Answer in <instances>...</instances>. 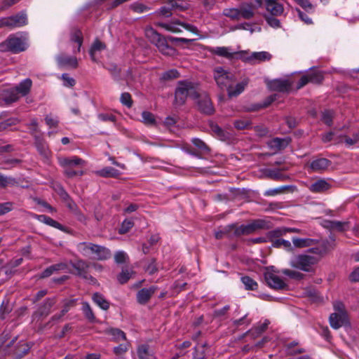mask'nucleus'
<instances>
[{
    "instance_id": "60",
    "label": "nucleus",
    "mask_w": 359,
    "mask_h": 359,
    "mask_svg": "<svg viewBox=\"0 0 359 359\" xmlns=\"http://www.w3.org/2000/svg\"><path fill=\"white\" fill-rule=\"evenodd\" d=\"M287 233V230H285V227L278 228L274 230L270 231L268 232V237L270 238H278L283 235Z\"/></svg>"
},
{
    "instance_id": "38",
    "label": "nucleus",
    "mask_w": 359,
    "mask_h": 359,
    "mask_svg": "<svg viewBox=\"0 0 359 359\" xmlns=\"http://www.w3.org/2000/svg\"><path fill=\"white\" fill-rule=\"evenodd\" d=\"M292 242L296 248H305L314 245L316 243V240L294 237L292 238Z\"/></svg>"
},
{
    "instance_id": "23",
    "label": "nucleus",
    "mask_w": 359,
    "mask_h": 359,
    "mask_svg": "<svg viewBox=\"0 0 359 359\" xmlns=\"http://www.w3.org/2000/svg\"><path fill=\"white\" fill-rule=\"evenodd\" d=\"M70 41L78 44V47L76 50H74V53H79L83 41V34L81 29L76 27H74L72 29L70 33Z\"/></svg>"
},
{
    "instance_id": "57",
    "label": "nucleus",
    "mask_w": 359,
    "mask_h": 359,
    "mask_svg": "<svg viewBox=\"0 0 359 359\" xmlns=\"http://www.w3.org/2000/svg\"><path fill=\"white\" fill-rule=\"evenodd\" d=\"M65 168L64 173L69 178H72L76 176H81L83 175V171L81 170H74L73 167L63 166Z\"/></svg>"
},
{
    "instance_id": "6",
    "label": "nucleus",
    "mask_w": 359,
    "mask_h": 359,
    "mask_svg": "<svg viewBox=\"0 0 359 359\" xmlns=\"http://www.w3.org/2000/svg\"><path fill=\"white\" fill-rule=\"evenodd\" d=\"M25 39L15 35L10 36L4 43L0 44L2 50H8L13 53H18L25 50L26 43Z\"/></svg>"
},
{
    "instance_id": "39",
    "label": "nucleus",
    "mask_w": 359,
    "mask_h": 359,
    "mask_svg": "<svg viewBox=\"0 0 359 359\" xmlns=\"http://www.w3.org/2000/svg\"><path fill=\"white\" fill-rule=\"evenodd\" d=\"M212 53L218 56L224 57L227 59L234 57V53H231L227 47H216L212 50Z\"/></svg>"
},
{
    "instance_id": "34",
    "label": "nucleus",
    "mask_w": 359,
    "mask_h": 359,
    "mask_svg": "<svg viewBox=\"0 0 359 359\" xmlns=\"http://www.w3.org/2000/svg\"><path fill=\"white\" fill-rule=\"evenodd\" d=\"M97 174L103 177L117 178L120 175V172L112 167H106L97 172Z\"/></svg>"
},
{
    "instance_id": "55",
    "label": "nucleus",
    "mask_w": 359,
    "mask_h": 359,
    "mask_svg": "<svg viewBox=\"0 0 359 359\" xmlns=\"http://www.w3.org/2000/svg\"><path fill=\"white\" fill-rule=\"evenodd\" d=\"M180 76V73L176 69H170L163 72L161 79L163 81H169L177 79Z\"/></svg>"
},
{
    "instance_id": "43",
    "label": "nucleus",
    "mask_w": 359,
    "mask_h": 359,
    "mask_svg": "<svg viewBox=\"0 0 359 359\" xmlns=\"http://www.w3.org/2000/svg\"><path fill=\"white\" fill-rule=\"evenodd\" d=\"M234 127L238 130L249 129L252 126V121L249 118H242L233 121Z\"/></svg>"
},
{
    "instance_id": "1",
    "label": "nucleus",
    "mask_w": 359,
    "mask_h": 359,
    "mask_svg": "<svg viewBox=\"0 0 359 359\" xmlns=\"http://www.w3.org/2000/svg\"><path fill=\"white\" fill-rule=\"evenodd\" d=\"M77 250L84 257L96 260H106L111 257V251L104 246L90 242H81L76 245Z\"/></svg>"
},
{
    "instance_id": "5",
    "label": "nucleus",
    "mask_w": 359,
    "mask_h": 359,
    "mask_svg": "<svg viewBox=\"0 0 359 359\" xmlns=\"http://www.w3.org/2000/svg\"><path fill=\"white\" fill-rule=\"evenodd\" d=\"M320 258L309 255H299L290 261V266L304 271H310L311 267L317 264Z\"/></svg>"
},
{
    "instance_id": "40",
    "label": "nucleus",
    "mask_w": 359,
    "mask_h": 359,
    "mask_svg": "<svg viewBox=\"0 0 359 359\" xmlns=\"http://www.w3.org/2000/svg\"><path fill=\"white\" fill-rule=\"evenodd\" d=\"M326 227L332 230H337L339 231H344L346 230L345 226L348 224V222H342L339 221H325Z\"/></svg>"
},
{
    "instance_id": "48",
    "label": "nucleus",
    "mask_w": 359,
    "mask_h": 359,
    "mask_svg": "<svg viewBox=\"0 0 359 359\" xmlns=\"http://www.w3.org/2000/svg\"><path fill=\"white\" fill-rule=\"evenodd\" d=\"M234 224L226 226L223 230L215 232V238L217 239H222L225 236H231V233L234 231Z\"/></svg>"
},
{
    "instance_id": "61",
    "label": "nucleus",
    "mask_w": 359,
    "mask_h": 359,
    "mask_svg": "<svg viewBox=\"0 0 359 359\" xmlns=\"http://www.w3.org/2000/svg\"><path fill=\"white\" fill-rule=\"evenodd\" d=\"M282 273L284 275H285L291 278L296 279V280H301L304 277L303 273L296 271H292L290 269H283L282 271Z\"/></svg>"
},
{
    "instance_id": "33",
    "label": "nucleus",
    "mask_w": 359,
    "mask_h": 359,
    "mask_svg": "<svg viewBox=\"0 0 359 359\" xmlns=\"http://www.w3.org/2000/svg\"><path fill=\"white\" fill-rule=\"evenodd\" d=\"M29 349L30 346L27 343L20 341L15 348L13 353L16 357L22 358L29 352Z\"/></svg>"
},
{
    "instance_id": "4",
    "label": "nucleus",
    "mask_w": 359,
    "mask_h": 359,
    "mask_svg": "<svg viewBox=\"0 0 359 359\" xmlns=\"http://www.w3.org/2000/svg\"><path fill=\"white\" fill-rule=\"evenodd\" d=\"M214 79L220 89H226L227 91L231 88L232 84L236 81V76L233 74L226 71L221 67L215 69Z\"/></svg>"
},
{
    "instance_id": "31",
    "label": "nucleus",
    "mask_w": 359,
    "mask_h": 359,
    "mask_svg": "<svg viewBox=\"0 0 359 359\" xmlns=\"http://www.w3.org/2000/svg\"><path fill=\"white\" fill-rule=\"evenodd\" d=\"M248 81L249 80L248 79H244L241 83H237L234 89H233L231 86L228 90L229 97H232L240 95L245 90V88L248 84Z\"/></svg>"
},
{
    "instance_id": "62",
    "label": "nucleus",
    "mask_w": 359,
    "mask_h": 359,
    "mask_svg": "<svg viewBox=\"0 0 359 359\" xmlns=\"http://www.w3.org/2000/svg\"><path fill=\"white\" fill-rule=\"evenodd\" d=\"M134 223L133 221L129 219H125L121 224V228L118 230L119 233L124 234L128 232L133 226Z\"/></svg>"
},
{
    "instance_id": "45",
    "label": "nucleus",
    "mask_w": 359,
    "mask_h": 359,
    "mask_svg": "<svg viewBox=\"0 0 359 359\" xmlns=\"http://www.w3.org/2000/svg\"><path fill=\"white\" fill-rule=\"evenodd\" d=\"M18 184L16 180L11 177H6L0 173V187L6 188L8 186H15Z\"/></svg>"
},
{
    "instance_id": "58",
    "label": "nucleus",
    "mask_w": 359,
    "mask_h": 359,
    "mask_svg": "<svg viewBox=\"0 0 359 359\" xmlns=\"http://www.w3.org/2000/svg\"><path fill=\"white\" fill-rule=\"evenodd\" d=\"M22 261H23V259L22 257L11 260L7 264V266H5V269H6L5 273L7 274L11 273V269L20 266L22 264Z\"/></svg>"
},
{
    "instance_id": "30",
    "label": "nucleus",
    "mask_w": 359,
    "mask_h": 359,
    "mask_svg": "<svg viewBox=\"0 0 359 359\" xmlns=\"http://www.w3.org/2000/svg\"><path fill=\"white\" fill-rule=\"evenodd\" d=\"M92 299L102 309L105 311L109 309L110 304L102 294L99 292L94 293Z\"/></svg>"
},
{
    "instance_id": "27",
    "label": "nucleus",
    "mask_w": 359,
    "mask_h": 359,
    "mask_svg": "<svg viewBox=\"0 0 359 359\" xmlns=\"http://www.w3.org/2000/svg\"><path fill=\"white\" fill-rule=\"evenodd\" d=\"M330 188V184L325 180H319L313 183L310 187L312 192L320 193L328 190Z\"/></svg>"
},
{
    "instance_id": "10",
    "label": "nucleus",
    "mask_w": 359,
    "mask_h": 359,
    "mask_svg": "<svg viewBox=\"0 0 359 359\" xmlns=\"http://www.w3.org/2000/svg\"><path fill=\"white\" fill-rule=\"evenodd\" d=\"M270 90L280 93H288L292 87V83L287 79H274L267 82Z\"/></svg>"
},
{
    "instance_id": "3",
    "label": "nucleus",
    "mask_w": 359,
    "mask_h": 359,
    "mask_svg": "<svg viewBox=\"0 0 359 359\" xmlns=\"http://www.w3.org/2000/svg\"><path fill=\"white\" fill-rule=\"evenodd\" d=\"M271 228V222L269 220L257 219H254L248 224L238 226L235 224L233 236L238 237L243 235H250L258 230L269 229Z\"/></svg>"
},
{
    "instance_id": "36",
    "label": "nucleus",
    "mask_w": 359,
    "mask_h": 359,
    "mask_svg": "<svg viewBox=\"0 0 359 359\" xmlns=\"http://www.w3.org/2000/svg\"><path fill=\"white\" fill-rule=\"evenodd\" d=\"M33 136L34 137V144L37 150L41 155H44V139L43 134H40L38 132L34 131L33 132Z\"/></svg>"
},
{
    "instance_id": "26",
    "label": "nucleus",
    "mask_w": 359,
    "mask_h": 359,
    "mask_svg": "<svg viewBox=\"0 0 359 359\" xmlns=\"http://www.w3.org/2000/svg\"><path fill=\"white\" fill-rule=\"evenodd\" d=\"M250 57H252V65L269 61L271 59V55L266 51L252 52Z\"/></svg>"
},
{
    "instance_id": "29",
    "label": "nucleus",
    "mask_w": 359,
    "mask_h": 359,
    "mask_svg": "<svg viewBox=\"0 0 359 359\" xmlns=\"http://www.w3.org/2000/svg\"><path fill=\"white\" fill-rule=\"evenodd\" d=\"M156 46L158 48L159 51L164 55H171L175 52V49L168 45L167 37L165 36H163Z\"/></svg>"
},
{
    "instance_id": "35",
    "label": "nucleus",
    "mask_w": 359,
    "mask_h": 359,
    "mask_svg": "<svg viewBox=\"0 0 359 359\" xmlns=\"http://www.w3.org/2000/svg\"><path fill=\"white\" fill-rule=\"evenodd\" d=\"M76 305V299H65L64 301V306L63 309L60 311V313L58 315H55L52 319L53 320H60L68 311L70 308L74 307Z\"/></svg>"
},
{
    "instance_id": "52",
    "label": "nucleus",
    "mask_w": 359,
    "mask_h": 359,
    "mask_svg": "<svg viewBox=\"0 0 359 359\" xmlns=\"http://www.w3.org/2000/svg\"><path fill=\"white\" fill-rule=\"evenodd\" d=\"M50 187L59 195L61 199L69 198V194L60 184L53 182Z\"/></svg>"
},
{
    "instance_id": "46",
    "label": "nucleus",
    "mask_w": 359,
    "mask_h": 359,
    "mask_svg": "<svg viewBox=\"0 0 359 359\" xmlns=\"http://www.w3.org/2000/svg\"><path fill=\"white\" fill-rule=\"evenodd\" d=\"M104 67L110 72L115 80L118 81L120 79L121 70L116 64L109 63L107 64Z\"/></svg>"
},
{
    "instance_id": "37",
    "label": "nucleus",
    "mask_w": 359,
    "mask_h": 359,
    "mask_svg": "<svg viewBox=\"0 0 359 359\" xmlns=\"http://www.w3.org/2000/svg\"><path fill=\"white\" fill-rule=\"evenodd\" d=\"M82 311L86 317V318L90 323L96 322V317L90 306V304L84 302L82 303Z\"/></svg>"
},
{
    "instance_id": "2",
    "label": "nucleus",
    "mask_w": 359,
    "mask_h": 359,
    "mask_svg": "<svg viewBox=\"0 0 359 359\" xmlns=\"http://www.w3.org/2000/svg\"><path fill=\"white\" fill-rule=\"evenodd\" d=\"M175 103L178 105H183L187 97L194 100L199 97V92L197 86L192 82L187 81H180L175 90Z\"/></svg>"
},
{
    "instance_id": "54",
    "label": "nucleus",
    "mask_w": 359,
    "mask_h": 359,
    "mask_svg": "<svg viewBox=\"0 0 359 359\" xmlns=\"http://www.w3.org/2000/svg\"><path fill=\"white\" fill-rule=\"evenodd\" d=\"M223 15L231 20H238L240 19L238 8H225L223 11Z\"/></svg>"
},
{
    "instance_id": "63",
    "label": "nucleus",
    "mask_w": 359,
    "mask_h": 359,
    "mask_svg": "<svg viewBox=\"0 0 359 359\" xmlns=\"http://www.w3.org/2000/svg\"><path fill=\"white\" fill-rule=\"evenodd\" d=\"M61 79L63 81V85L65 87L72 88L75 86L76 81L72 77H70L69 75L67 73L62 74L61 76Z\"/></svg>"
},
{
    "instance_id": "18",
    "label": "nucleus",
    "mask_w": 359,
    "mask_h": 359,
    "mask_svg": "<svg viewBox=\"0 0 359 359\" xmlns=\"http://www.w3.org/2000/svg\"><path fill=\"white\" fill-rule=\"evenodd\" d=\"M72 266L76 271V274L77 276L86 279L88 278V269L89 264L85 260L79 259L76 262H72Z\"/></svg>"
},
{
    "instance_id": "14",
    "label": "nucleus",
    "mask_w": 359,
    "mask_h": 359,
    "mask_svg": "<svg viewBox=\"0 0 359 359\" xmlns=\"http://www.w3.org/2000/svg\"><path fill=\"white\" fill-rule=\"evenodd\" d=\"M265 280L268 285L276 290H283L287 287V285L278 276L267 273L265 274Z\"/></svg>"
},
{
    "instance_id": "8",
    "label": "nucleus",
    "mask_w": 359,
    "mask_h": 359,
    "mask_svg": "<svg viewBox=\"0 0 359 359\" xmlns=\"http://www.w3.org/2000/svg\"><path fill=\"white\" fill-rule=\"evenodd\" d=\"M324 79L323 73L318 70H311L306 74L302 76L299 81L297 89L299 90L309 83L320 84Z\"/></svg>"
},
{
    "instance_id": "41",
    "label": "nucleus",
    "mask_w": 359,
    "mask_h": 359,
    "mask_svg": "<svg viewBox=\"0 0 359 359\" xmlns=\"http://www.w3.org/2000/svg\"><path fill=\"white\" fill-rule=\"evenodd\" d=\"M194 145L201 153V155L208 154L210 151V147L201 140L198 138H194L191 140Z\"/></svg>"
},
{
    "instance_id": "51",
    "label": "nucleus",
    "mask_w": 359,
    "mask_h": 359,
    "mask_svg": "<svg viewBox=\"0 0 359 359\" xmlns=\"http://www.w3.org/2000/svg\"><path fill=\"white\" fill-rule=\"evenodd\" d=\"M137 353L140 359H146L152 356L151 351L148 345L142 344L138 347Z\"/></svg>"
},
{
    "instance_id": "64",
    "label": "nucleus",
    "mask_w": 359,
    "mask_h": 359,
    "mask_svg": "<svg viewBox=\"0 0 359 359\" xmlns=\"http://www.w3.org/2000/svg\"><path fill=\"white\" fill-rule=\"evenodd\" d=\"M131 273L128 269H123L118 275L117 279L121 284H124L130 278Z\"/></svg>"
},
{
    "instance_id": "13",
    "label": "nucleus",
    "mask_w": 359,
    "mask_h": 359,
    "mask_svg": "<svg viewBox=\"0 0 359 359\" xmlns=\"http://www.w3.org/2000/svg\"><path fill=\"white\" fill-rule=\"evenodd\" d=\"M58 65L61 67L76 69L79 65L78 60L74 56L60 54L57 57Z\"/></svg>"
},
{
    "instance_id": "9",
    "label": "nucleus",
    "mask_w": 359,
    "mask_h": 359,
    "mask_svg": "<svg viewBox=\"0 0 359 359\" xmlns=\"http://www.w3.org/2000/svg\"><path fill=\"white\" fill-rule=\"evenodd\" d=\"M158 287L156 285H151L147 288L144 287L140 290L136 294V299L138 304L141 305L147 304L151 299V297L158 290Z\"/></svg>"
},
{
    "instance_id": "7",
    "label": "nucleus",
    "mask_w": 359,
    "mask_h": 359,
    "mask_svg": "<svg viewBox=\"0 0 359 359\" xmlns=\"http://www.w3.org/2000/svg\"><path fill=\"white\" fill-rule=\"evenodd\" d=\"M27 24V17L25 13L20 12L16 15L0 18V28L6 27L10 29L20 27Z\"/></svg>"
},
{
    "instance_id": "25",
    "label": "nucleus",
    "mask_w": 359,
    "mask_h": 359,
    "mask_svg": "<svg viewBox=\"0 0 359 359\" xmlns=\"http://www.w3.org/2000/svg\"><path fill=\"white\" fill-rule=\"evenodd\" d=\"M145 36L155 46L159 43L163 36L151 27H147L145 28Z\"/></svg>"
},
{
    "instance_id": "16",
    "label": "nucleus",
    "mask_w": 359,
    "mask_h": 359,
    "mask_svg": "<svg viewBox=\"0 0 359 359\" xmlns=\"http://www.w3.org/2000/svg\"><path fill=\"white\" fill-rule=\"evenodd\" d=\"M266 11L271 15H281L284 12V7L278 0H265Z\"/></svg>"
},
{
    "instance_id": "22",
    "label": "nucleus",
    "mask_w": 359,
    "mask_h": 359,
    "mask_svg": "<svg viewBox=\"0 0 359 359\" xmlns=\"http://www.w3.org/2000/svg\"><path fill=\"white\" fill-rule=\"evenodd\" d=\"M331 161L325 158H320L313 160L311 163V168L316 172H322L326 170L330 165Z\"/></svg>"
},
{
    "instance_id": "21",
    "label": "nucleus",
    "mask_w": 359,
    "mask_h": 359,
    "mask_svg": "<svg viewBox=\"0 0 359 359\" xmlns=\"http://www.w3.org/2000/svg\"><path fill=\"white\" fill-rule=\"evenodd\" d=\"M290 142L291 139L290 137H275L269 142L268 145L271 149H275L276 150H283L288 146Z\"/></svg>"
},
{
    "instance_id": "32",
    "label": "nucleus",
    "mask_w": 359,
    "mask_h": 359,
    "mask_svg": "<svg viewBox=\"0 0 359 359\" xmlns=\"http://www.w3.org/2000/svg\"><path fill=\"white\" fill-rule=\"evenodd\" d=\"M181 23L182 22H180V20H175L170 23L158 22L157 23V25L162 28H164L167 31L173 33H178L181 32V29L178 27L179 25L181 26Z\"/></svg>"
},
{
    "instance_id": "12",
    "label": "nucleus",
    "mask_w": 359,
    "mask_h": 359,
    "mask_svg": "<svg viewBox=\"0 0 359 359\" xmlns=\"http://www.w3.org/2000/svg\"><path fill=\"white\" fill-rule=\"evenodd\" d=\"M330 326L337 330L348 323V316L346 313H333L329 318Z\"/></svg>"
},
{
    "instance_id": "15",
    "label": "nucleus",
    "mask_w": 359,
    "mask_h": 359,
    "mask_svg": "<svg viewBox=\"0 0 359 359\" xmlns=\"http://www.w3.org/2000/svg\"><path fill=\"white\" fill-rule=\"evenodd\" d=\"M45 306L41 305L32 316V323L35 328L41 330L45 327Z\"/></svg>"
},
{
    "instance_id": "59",
    "label": "nucleus",
    "mask_w": 359,
    "mask_h": 359,
    "mask_svg": "<svg viewBox=\"0 0 359 359\" xmlns=\"http://www.w3.org/2000/svg\"><path fill=\"white\" fill-rule=\"evenodd\" d=\"M172 8L170 4V1L169 0L165 6L159 8L158 13L164 17L168 18L172 15Z\"/></svg>"
},
{
    "instance_id": "19",
    "label": "nucleus",
    "mask_w": 359,
    "mask_h": 359,
    "mask_svg": "<svg viewBox=\"0 0 359 359\" xmlns=\"http://www.w3.org/2000/svg\"><path fill=\"white\" fill-rule=\"evenodd\" d=\"M263 174L265 177L276 180V181H285L289 179L288 175L280 172V169H264L263 170Z\"/></svg>"
},
{
    "instance_id": "17",
    "label": "nucleus",
    "mask_w": 359,
    "mask_h": 359,
    "mask_svg": "<svg viewBox=\"0 0 359 359\" xmlns=\"http://www.w3.org/2000/svg\"><path fill=\"white\" fill-rule=\"evenodd\" d=\"M255 7L252 4H241L238 8L239 18L250 20L255 15Z\"/></svg>"
},
{
    "instance_id": "49",
    "label": "nucleus",
    "mask_w": 359,
    "mask_h": 359,
    "mask_svg": "<svg viewBox=\"0 0 359 359\" xmlns=\"http://www.w3.org/2000/svg\"><path fill=\"white\" fill-rule=\"evenodd\" d=\"M234 55H236V58L241 60L245 62H248L252 65V53L248 50H241L238 52H235Z\"/></svg>"
},
{
    "instance_id": "28",
    "label": "nucleus",
    "mask_w": 359,
    "mask_h": 359,
    "mask_svg": "<svg viewBox=\"0 0 359 359\" xmlns=\"http://www.w3.org/2000/svg\"><path fill=\"white\" fill-rule=\"evenodd\" d=\"M60 164L62 166H76L80 165L81 167L84 166L86 165V161L83 160L81 158H79L77 156H74L71 158H65L62 160H60Z\"/></svg>"
},
{
    "instance_id": "24",
    "label": "nucleus",
    "mask_w": 359,
    "mask_h": 359,
    "mask_svg": "<svg viewBox=\"0 0 359 359\" xmlns=\"http://www.w3.org/2000/svg\"><path fill=\"white\" fill-rule=\"evenodd\" d=\"M20 97H21L19 95L14 87L4 90L3 93V100L6 104L15 102L20 99Z\"/></svg>"
},
{
    "instance_id": "47",
    "label": "nucleus",
    "mask_w": 359,
    "mask_h": 359,
    "mask_svg": "<svg viewBox=\"0 0 359 359\" xmlns=\"http://www.w3.org/2000/svg\"><path fill=\"white\" fill-rule=\"evenodd\" d=\"M242 283L244 284L246 290H256L258 285L256 281L249 276H243L241 278Z\"/></svg>"
},
{
    "instance_id": "50",
    "label": "nucleus",
    "mask_w": 359,
    "mask_h": 359,
    "mask_svg": "<svg viewBox=\"0 0 359 359\" xmlns=\"http://www.w3.org/2000/svg\"><path fill=\"white\" fill-rule=\"evenodd\" d=\"M334 111L332 110H325L322 112V121L328 126H331L333 123Z\"/></svg>"
},
{
    "instance_id": "42",
    "label": "nucleus",
    "mask_w": 359,
    "mask_h": 359,
    "mask_svg": "<svg viewBox=\"0 0 359 359\" xmlns=\"http://www.w3.org/2000/svg\"><path fill=\"white\" fill-rule=\"evenodd\" d=\"M67 269V264L65 262H60L46 268V277L57 271H65Z\"/></svg>"
},
{
    "instance_id": "56",
    "label": "nucleus",
    "mask_w": 359,
    "mask_h": 359,
    "mask_svg": "<svg viewBox=\"0 0 359 359\" xmlns=\"http://www.w3.org/2000/svg\"><path fill=\"white\" fill-rule=\"evenodd\" d=\"M106 48V46L104 43H103L102 41H100V40H95L91 48H90V56L92 57L93 60H94V53L95 51H100V50H104V48Z\"/></svg>"
},
{
    "instance_id": "53",
    "label": "nucleus",
    "mask_w": 359,
    "mask_h": 359,
    "mask_svg": "<svg viewBox=\"0 0 359 359\" xmlns=\"http://www.w3.org/2000/svg\"><path fill=\"white\" fill-rule=\"evenodd\" d=\"M46 225H48L50 226H52L53 228L57 229L60 230L61 231L68 233V228L61 224L57 221L49 217H46Z\"/></svg>"
},
{
    "instance_id": "44",
    "label": "nucleus",
    "mask_w": 359,
    "mask_h": 359,
    "mask_svg": "<svg viewBox=\"0 0 359 359\" xmlns=\"http://www.w3.org/2000/svg\"><path fill=\"white\" fill-rule=\"evenodd\" d=\"M327 243L321 242L317 247L310 248L308 252L318 255L320 257L327 252Z\"/></svg>"
},
{
    "instance_id": "20",
    "label": "nucleus",
    "mask_w": 359,
    "mask_h": 359,
    "mask_svg": "<svg viewBox=\"0 0 359 359\" xmlns=\"http://www.w3.org/2000/svg\"><path fill=\"white\" fill-rule=\"evenodd\" d=\"M32 86V81L27 78L20 82L14 88L20 97H25L29 93Z\"/></svg>"
},
{
    "instance_id": "11",
    "label": "nucleus",
    "mask_w": 359,
    "mask_h": 359,
    "mask_svg": "<svg viewBox=\"0 0 359 359\" xmlns=\"http://www.w3.org/2000/svg\"><path fill=\"white\" fill-rule=\"evenodd\" d=\"M198 100L197 102L198 110L205 114L212 115L215 112V109L212 105V103L207 95H199V97H198Z\"/></svg>"
}]
</instances>
